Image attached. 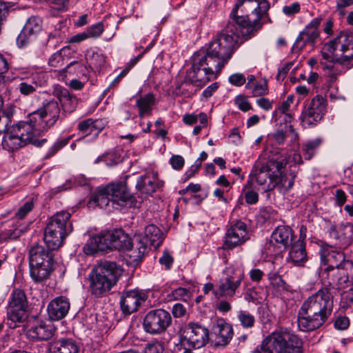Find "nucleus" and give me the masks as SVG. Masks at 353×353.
Wrapping results in <instances>:
<instances>
[{
  "mask_svg": "<svg viewBox=\"0 0 353 353\" xmlns=\"http://www.w3.org/2000/svg\"><path fill=\"white\" fill-rule=\"evenodd\" d=\"M340 276L338 279V284L343 285L347 283H353V261L346 259L345 257L343 262L337 268Z\"/></svg>",
  "mask_w": 353,
  "mask_h": 353,
  "instance_id": "obj_32",
  "label": "nucleus"
},
{
  "mask_svg": "<svg viewBox=\"0 0 353 353\" xmlns=\"http://www.w3.org/2000/svg\"><path fill=\"white\" fill-rule=\"evenodd\" d=\"M163 185V182L159 179L157 173L150 172L138 178L136 188L141 194L151 195Z\"/></svg>",
  "mask_w": 353,
  "mask_h": 353,
  "instance_id": "obj_22",
  "label": "nucleus"
},
{
  "mask_svg": "<svg viewBox=\"0 0 353 353\" xmlns=\"http://www.w3.org/2000/svg\"><path fill=\"white\" fill-rule=\"evenodd\" d=\"M50 352V353H79V347L74 339L61 338L51 344Z\"/></svg>",
  "mask_w": 353,
  "mask_h": 353,
  "instance_id": "obj_27",
  "label": "nucleus"
},
{
  "mask_svg": "<svg viewBox=\"0 0 353 353\" xmlns=\"http://www.w3.org/2000/svg\"><path fill=\"white\" fill-rule=\"evenodd\" d=\"M237 319L240 325L244 329H250L254 327L255 323V317L253 314L247 310H239L237 312Z\"/></svg>",
  "mask_w": 353,
  "mask_h": 353,
  "instance_id": "obj_42",
  "label": "nucleus"
},
{
  "mask_svg": "<svg viewBox=\"0 0 353 353\" xmlns=\"http://www.w3.org/2000/svg\"><path fill=\"white\" fill-rule=\"evenodd\" d=\"M59 100L64 112L72 113L78 104L77 98L66 89L61 90L59 94Z\"/></svg>",
  "mask_w": 353,
  "mask_h": 353,
  "instance_id": "obj_33",
  "label": "nucleus"
},
{
  "mask_svg": "<svg viewBox=\"0 0 353 353\" xmlns=\"http://www.w3.org/2000/svg\"><path fill=\"white\" fill-rule=\"evenodd\" d=\"M123 269L116 262L103 261L98 263L88 276L89 289L95 297L105 296L122 276Z\"/></svg>",
  "mask_w": 353,
  "mask_h": 353,
  "instance_id": "obj_5",
  "label": "nucleus"
},
{
  "mask_svg": "<svg viewBox=\"0 0 353 353\" xmlns=\"http://www.w3.org/2000/svg\"><path fill=\"white\" fill-rule=\"evenodd\" d=\"M70 307L68 299L60 296L53 299L48 304L47 311L49 318L52 321H58L64 318Z\"/></svg>",
  "mask_w": 353,
  "mask_h": 353,
  "instance_id": "obj_24",
  "label": "nucleus"
},
{
  "mask_svg": "<svg viewBox=\"0 0 353 353\" xmlns=\"http://www.w3.org/2000/svg\"><path fill=\"white\" fill-rule=\"evenodd\" d=\"M292 137V133L289 132V130H285L284 128H281L280 129H277L275 132H274L272 136L276 144L282 145L284 143L287 137ZM291 143L292 139L290 140Z\"/></svg>",
  "mask_w": 353,
  "mask_h": 353,
  "instance_id": "obj_50",
  "label": "nucleus"
},
{
  "mask_svg": "<svg viewBox=\"0 0 353 353\" xmlns=\"http://www.w3.org/2000/svg\"><path fill=\"white\" fill-rule=\"evenodd\" d=\"M27 299L23 290L17 289L11 294L8 308L26 310Z\"/></svg>",
  "mask_w": 353,
  "mask_h": 353,
  "instance_id": "obj_37",
  "label": "nucleus"
},
{
  "mask_svg": "<svg viewBox=\"0 0 353 353\" xmlns=\"http://www.w3.org/2000/svg\"><path fill=\"white\" fill-rule=\"evenodd\" d=\"M223 248L233 249L241 245L250 239L246 223L237 220L230 223L224 237Z\"/></svg>",
  "mask_w": 353,
  "mask_h": 353,
  "instance_id": "obj_17",
  "label": "nucleus"
},
{
  "mask_svg": "<svg viewBox=\"0 0 353 353\" xmlns=\"http://www.w3.org/2000/svg\"><path fill=\"white\" fill-rule=\"evenodd\" d=\"M208 339V330L205 326L192 322L185 326L181 336L183 345L193 349H199L205 346Z\"/></svg>",
  "mask_w": 353,
  "mask_h": 353,
  "instance_id": "obj_13",
  "label": "nucleus"
},
{
  "mask_svg": "<svg viewBox=\"0 0 353 353\" xmlns=\"http://www.w3.org/2000/svg\"><path fill=\"white\" fill-rule=\"evenodd\" d=\"M120 157L114 152L105 154L104 162L108 166H113L120 161Z\"/></svg>",
  "mask_w": 353,
  "mask_h": 353,
  "instance_id": "obj_60",
  "label": "nucleus"
},
{
  "mask_svg": "<svg viewBox=\"0 0 353 353\" xmlns=\"http://www.w3.org/2000/svg\"><path fill=\"white\" fill-rule=\"evenodd\" d=\"M34 203L32 199L27 201L23 205H21L17 212L16 213V216L22 219L26 217V216L33 209Z\"/></svg>",
  "mask_w": 353,
  "mask_h": 353,
  "instance_id": "obj_53",
  "label": "nucleus"
},
{
  "mask_svg": "<svg viewBox=\"0 0 353 353\" xmlns=\"http://www.w3.org/2000/svg\"><path fill=\"white\" fill-rule=\"evenodd\" d=\"M60 108L57 101L52 99L30 114V121L36 123L37 130L45 132L55 125L60 117Z\"/></svg>",
  "mask_w": 353,
  "mask_h": 353,
  "instance_id": "obj_10",
  "label": "nucleus"
},
{
  "mask_svg": "<svg viewBox=\"0 0 353 353\" xmlns=\"http://www.w3.org/2000/svg\"><path fill=\"white\" fill-rule=\"evenodd\" d=\"M331 283L320 288L301 305L298 313V327L302 332L314 331L328 319L333 308Z\"/></svg>",
  "mask_w": 353,
  "mask_h": 353,
  "instance_id": "obj_2",
  "label": "nucleus"
},
{
  "mask_svg": "<svg viewBox=\"0 0 353 353\" xmlns=\"http://www.w3.org/2000/svg\"><path fill=\"white\" fill-rule=\"evenodd\" d=\"M321 18L316 17L313 19L310 23L301 31L296 38L295 43L292 46L293 50H300L306 44L314 45L316 39L319 37L318 28L321 23Z\"/></svg>",
  "mask_w": 353,
  "mask_h": 353,
  "instance_id": "obj_19",
  "label": "nucleus"
},
{
  "mask_svg": "<svg viewBox=\"0 0 353 353\" xmlns=\"http://www.w3.org/2000/svg\"><path fill=\"white\" fill-rule=\"evenodd\" d=\"M326 101L321 95H316L308 102L302 111L300 119L305 127L316 125L323 118L325 112Z\"/></svg>",
  "mask_w": 353,
  "mask_h": 353,
  "instance_id": "obj_14",
  "label": "nucleus"
},
{
  "mask_svg": "<svg viewBox=\"0 0 353 353\" xmlns=\"http://www.w3.org/2000/svg\"><path fill=\"white\" fill-rule=\"evenodd\" d=\"M280 120L281 122L284 123V126L281 127L282 128H284L285 130H289L290 132L292 133V141L295 142L297 141L299 135L295 132L294 129L293 128L292 125H291V122L292 121V116L290 113H280L278 116V118H276V121ZM282 123H281V125Z\"/></svg>",
  "mask_w": 353,
  "mask_h": 353,
  "instance_id": "obj_41",
  "label": "nucleus"
},
{
  "mask_svg": "<svg viewBox=\"0 0 353 353\" xmlns=\"http://www.w3.org/2000/svg\"><path fill=\"white\" fill-rule=\"evenodd\" d=\"M26 310L8 308L6 325L10 329L20 327L26 320Z\"/></svg>",
  "mask_w": 353,
  "mask_h": 353,
  "instance_id": "obj_30",
  "label": "nucleus"
},
{
  "mask_svg": "<svg viewBox=\"0 0 353 353\" xmlns=\"http://www.w3.org/2000/svg\"><path fill=\"white\" fill-rule=\"evenodd\" d=\"M155 103V97L152 93H148L140 97L136 101V105L139 109V116L141 119L152 114V106Z\"/></svg>",
  "mask_w": 353,
  "mask_h": 353,
  "instance_id": "obj_31",
  "label": "nucleus"
},
{
  "mask_svg": "<svg viewBox=\"0 0 353 353\" xmlns=\"http://www.w3.org/2000/svg\"><path fill=\"white\" fill-rule=\"evenodd\" d=\"M170 314L163 309L150 310L145 316L143 322L144 330L151 334H159L164 332L170 325Z\"/></svg>",
  "mask_w": 353,
  "mask_h": 353,
  "instance_id": "obj_12",
  "label": "nucleus"
},
{
  "mask_svg": "<svg viewBox=\"0 0 353 353\" xmlns=\"http://www.w3.org/2000/svg\"><path fill=\"white\" fill-rule=\"evenodd\" d=\"M132 248V243L131 239L127 234H121L119 242L114 243V250H130Z\"/></svg>",
  "mask_w": 353,
  "mask_h": 353,
  "instance_id": "obj_49",
  "label": "nucleus"
},
{
  "mask_svg": "<svg viewBox=\"0 0 353 353\" xmlns=\"http://www.w3.org/2000/svg\"><path fill=\"white\" fill-rule=\"evenodd\" d=\"M42 28V20L37 17H32L26 23L21 33L17 37V43L20 47L25 46L35 38Z\"/></svg>",
  "mask_w": 353,
  "mask_h": 353,
  "instance_id": "obj_21",
  "label": "nucleus"
},
{
  "mask_svg": "<svg viewBox=\"0 0 353 353\" xmlns=\"http://www.w3.org/2000/svg\"><path fill=\"white\" fill-rule=\"evenodd\" d=\"M243 279L244 273L241 270L228 266L223 270V277L219 281L217 289L213 291V294L217 299L232 298Z\"/></svg>",
  "mask_w": 353,
  "mask_h": 353,
  "instance_id": "obj_11",
  "label": "nucleus"
},
{
  "mask_svg": "<svg viewBox=\"0 0 353 353\" xmlns=\"http://www.w3.org/2000/svg\"><path fill=\"white\" fill-rule=\"evenodd\" d=\"M286 165L285 161L268 160L261 163L254 171V179L264 192H268L277 188L280 192L289 191L294 185L296 174L283 173Z\"/></svg>",
  "mask_w": 353,
  "mask_h": 353,
  "instance_id": "obj_3",
  "label": "nucleus"
},
{
  "mask_svg": "<svg viewBox=\"0 0 353 353\" xmlns=\"http://www.w3.org/2000/svg\"><path fill=\"white\" fill-rule=\"evenodd\" d=\"M292 65L293 63L292 62H288L279 67L278 68V72L276 77V80L279 81H283L288 74Z\"/></svg>",
  "mask_w": 353,
  "mask_h": 353,
  "instance_id": "obj_57",
  "label": "nucleus"
},
{
  "mask_svg": "<svg viewBox=\"0 0 353 353\" xmlns=\"http://www.w3.org/2000/svg\"><path fill=\"white\" fill-rule=\"evenodd\" d=\"M55 328L51 322L40 321L27 332L28 337L37 341H47L52 337Z\"/></svg>",
  "mask_w": 353,
  "mask_h": 353,
  "instance_id": "obj_25",
  "label": "nucleus"
},
{
  "mask_svg": "<svg viewBox=\"0 0 353 353\" xmlns=\"http://www.w3.org/2000/svg\"><path fill=\"white\" fill-rule=\"evenodd\" d=\"M192 297V292L185 288H178L173 290L168 295V298L170 301L180 300L184 302H188Z\"/></svg>",
  "mask_w": 353,
  "mask_h": 353,
  "instance_id": "obj_40",
  "label": "nucleus"
},
{
  "mask_svg": "<svg viewBox=\"0 0 353 353\" xmlns=\"http://www.w3.org/2000/svg\"><path fill=\"white\" fill-rule=\"evenodd\" d=\"M39 87L40 84L36 80L35 77H32L21 81L16 89L22 96L28 97L33 94Z\"/></svg>",
  "mask_w": 353,
  "mask_h": 353,
  "instance_id": "obj_35",
  "label": "nucleus"
},
{
  "mask_svg": "<svg viewBox=\"0 0 353 353\" xmlns=\"http://www.w3.org/2000/svg\"><path fill=\"white\" fill-rule=\"evenodd\" d=\"M303 353V341L297 335L287 330H276L265 337L260 347L252 353Z\"/></svg>",
  "mask_w": 353,
  "mask_h": 353,
  "instance_id": "obj_6",
  "label": "nucleus"
},
{
  "mask_svg": "<svg viewBox=\"0 0 353 353\" xmlns=\"http://www.w3.org/2000/svg\"><path fill=\"white\" fill-rule=\"evenodd\" d=\"M65 72L70 74H75L83 81H87L89 79L90 68L81 62L72 61L66 66Z\"/></svg>",
  "mask_w": 353,
  "mask_h": 353,
  "instance_id": "obj_34",
  "label": "nucleus"
},
{
  "mask_svg": "<svg viewBox=\"0 0 353 353\" xmlns=\"http://www.w3.org/2000/svg\"><path fill=\"white\" fill-rule=\"evenodd\" d=\"M334 196L336 204L339 207L343 205L347 200L345 192L341 189H336L334 193Z\"/></svg>",
  "mask_w": 353,
  "mask_h": 353,
  "instance_id": "obj_63",
  "label": "nucleus"
},
{
  "mask_svg": "<svg viewBox=\"0 0 353 353\" xmlns=\"http://www.w3.org/2000/svg\"><path fill=\"white\" fill-rule=\"evenodd\" d=\"M104 30L102 22H99L88 28L85 31L89 38H97Z\"/></svg>",
  "mask_w": 353,
  "mask_h": 353,
  "instance_id": "obj_51",
  "label": "nucleus"
},
{
  "mask_svg": "<svg viewBox=\"0 0 353 353\" xmlns=\"http://www.w3.org/2000/svg\"><path fill=\"white\" fill-rule=\"evenodd\" d=\"M323 143L321 138L308 140L302 145V153L306 160L311 159L316 153Z\"/></svg>",
  "mask_w": 353,
  "mask_h": 353,
  "instance_id": "obj_36",
  "label": "nucleus"
},
{
  "mask_svg": "<svg viewBox=\"0 0 353 353\" xmlns=\"http://www.w3.org/2000/svg\"><path fill=\"white\" fill-rule=\"evenodd\" d=\"M170 163L173 169L179 170L183 168L185 161L180 155H173L170 159Z\"/></svg>",
  "mask_w": 353,
  "mask_h": 353,
  "instance_id": "obj_62",
  "label": "nucleus"
},
{
  "mask_svg": "<svg viewBox=\"0 0 353 353\" xmlns=\"http://www.w3.org/2000/svg\"><path fill=\"white\" fill-rule=\"evenodd\" d=\"M30 114H28L26 120L8 128L2 140L3 149L13 152L28 144L41 147L47 141L46 139H38L43 132L38 130L36 123L30 121Z\"/></svg>",
  "mask_w": 353,
  "mask_h": 353,
  "instance_id": "obj_4",
  "label": "nucleus"
},
{
  "mask_svg": "<svg viewBox=\"0 0 353 353\" xmlns=\"http://www.w3.org/2000/svg\"><path fill=\"white\" fill-rule=\"evenodd\" d=\"M300 11V4L298 2H294L288 6H285L283 8V12L288 16H293Z\"/></svg>",
  "mask_w": 353,
  "mask_h": 353,
  "instance_id": "obj_61",
  "label": "nucleus"
},
{
  "mask_svg": "<svg viewBox=\"0 0 353 353\" xmlns=\"http://www.w3.org/2000/svg\"><path fill=\"white\" fill-rule=\"evenodd\" d=\"M105 62V57L99 53H93L89 67L90 69H100Z\"/></svg>",
  "mask_w": 353,
  "mask_h": 353,
  "instance_id": "obj_52",
  "label": "nucleus"
},
{
  "mask_svg": "<svg viewBox=\"0 0 353 353\" xmlns=\"http://www.w3.org/2000/svg\"><path fill=\"white\" fill-rule=\"evenodd\" d=\"M349 325L350 321L346 316H340L334 322V327L339 330H346Z\"/></svg>",
  "mask_w": 353,
  "mask_h": 353,
  "instance_id": "obj_64",
  "label": "nucleus"
},
{
  "mask_svg": "<svg viewBox=\"0 0 353 353\" xmlns=\"http://www.w3.org/2000/svg\"><path fill=\"white\" fill-rule=\"evenodd\" d=\"M164 239L163 232L155 225L150 224L145 228L144 235H136L135 241L138 242L137 247L138 254L134 256L141 258L147 249L148 244L154 248L159 247Z\"/></svg>",
  "mask_w": 353,
  "mask_h": 353,
  "instance_id": "obj_16",
  "label": "nucleus"
},
{
  "mask_svg": "<svg viewBox=\"0 0 353 353\" xmlns=\"http://www.w3.org/2000/svg\"><path fill=\"white\" fill-rule=\"evenodd\" d=\"M229 82L235 86L243 85L246 81L245 77L241 73H235L229 77Z\"/></svg>",
  "mask_w": 353,
  "mask_h": 353,
  "instance_id": "obj_59",
  "label": "nucleus"
},
{
  "mask_svg": "<svg viewBox=\"0 0 353 353\" xmlns=\"http://www.w3.org/2000/svg\"><path fill=\"white\" fill-rule=\"evenodd\" d=\"M110 197L108 192H106V187H104L99 189L96 194L92 195L89 204L90 205L94 204L101 208H103L108 206L110 203H112V200L110 199Z\"/></svg>",
  "mask_w": 353,
  "mask_h": 353,
  "instance_id": "obj_38",
  "label": "nucleus"
},
{
  "mask_svg": "<svg viewBox=\"0 0 353 353\" xmlns=\"http://www.w3.org/2000/svg\"><path fill=\"white\" fill-rule=\"evenodd\" d=\"M254 0H241L230 13V19L225 30L218 34L207 45L192 56V66L187 70L183 84H191L201 88L208 81L216 78L221 69L231 59L235 46L240 39H247L246 36L254 29L260 28V15L254 19L248 16L239 15L238 7L245 5V9L252 12L261 10L263 12L268 4L265 1L256 3Z\"/></svg>",
  "mask_w": 353,
  "mask_h": 353,
  "instance_id": "obj_1",
  "label": "nucleus"
},
{
  "mask_svg": "<svg viewBox=\"0 0 353 353\" xmlns=\"http://www.w3.org/2000/svg\"><path fill=\"white\" fill-rule=\"evenodd\" d=\"M294 236L292 230L289 226H277L272 233L271 240L268 246V251L275 254L282 252L292 244Z\"/></svg>",
  "mask_w": 353,
  "mask_h": 353,
  "instance_id": "obj_18",
  "label": "nucleus"
},
{
  "mask_svg": "<svg viewBox=\"0 0 353 353\" xmlns=\"http://www.w3.org/2000/svg\"><path fill=\"white\" fill-rule=\"evenodd\" d=\"M64 50V48L61 50L54 53L48 60V64L54 68H57L62 65L63 61L62 52Z\"/></svg>",
  "mask_w": 353,
  "mask_h": 353,
  "instance_id": "obj_54",
  "label": "nucleus"
},
{
  "mask_svg": "<svg viewBox=\"0 0 353 353\" xmlns=\"http://www.w3.org/2000/svg\"><path fill=\"white\" fill-rule=\"evenodd\" d=\"M70 139V137L65 139H58L56 142H54L53 145H52L48 149V152L44 156V159H48L53 157L58 151H59L61 148H63L68 143Z\"/></svg>",
  "mask_w": 353,
  "mask_h": 353,
  "instance_id": "obj_45",
  "label": "nucleus"
},
{
  "mask_svg": "<svg viewBox=\"0 0 353 353\" xmlns=\"http://www.w3.org/2000/svg\"><path fill=\"white\" fill-rule=\"evenodd\" d=\"M289 252L287 261L295 266H302L307 261L305 244L293 243Z\"/></svg>",
  "mask_w": 353,
  "mask_h": 353,
  "instance_id": "obj_29",
  "label": "nucleus"
},
{
  "mask_svg": "<svg viewBox=\"0 0 353 353\" xmlns=\"http://www.w3.org/2000/svg\"><path fill=\"white\" fill-rule=\"evenodd\" d=\"M330 235L339 241L350 242L353 241V224L347 223L333 226L330 228Z\"/></svg>",
  "mask_w": 353,
  "mask_h": 353,
  "instance_id": "obj_28",
  "label": "nucleus"
},
{
  "mask_svg": "<svg viewBox=\"0 0 353 353\" xmlns=\"http://www.w3.org/2000/svg\"><path fill=\"white\" fill-rule=\"evenodd\" d=\"M105 123L103 119H87L78 123L79 132L86 137L91 135L96 138L101 130L105 128Z\"/></svg>",
  "mask_w": 353,
  "mask_h": 353,
  "instance_id": "obj_26",
  "label": "nucleus"
},
{
  "mask_svg": "<svg viewBox=\"0 0 353 353\" xmlns=\"http://www.w3.org/2000/svg\"><path fill=\"white\" fill-rule=\"evenodd\" d=\"M217 328L218 331L216 332V335L218 343L221 345H227L232 337V326L228 323H221L217 325Z\"/></svg>",
  "mask_w": 353,
  "mask_h": 353,
  "instance_id": "obj_39",
  "label": "nucleus"
},
{
  "mask_svg": "<svg viewBox=\"0 0 353 353\" xmlns=\"http://www.w3.org/2000/svg\"><path fill=\"white\" fill-rule=\"evenodd\" d=\"M235 104L237 107L242 111L246 112L252 108L250 103H249L248 99L242 95H239L236 97Z\"/></svg>",
  "mask_w": 353,
  "mask_h": 353,
  "instance_id": "obj_56",
  "label": "nucleus"
},
{
  "mask_svg": "<svg viewBox=\"0 0 353 353\" xmlns=\"http://www.w3.org/2000/svg\"><path fill=\"white\" fill-rule=\"evenodd\" d=\"M174 257L168 250L163 251L161 256L159 259L161 265L164 267L165 270H170L174 263Z\"/></svg>",
  "mask_w": 353,
  "mask_h": 353,
  "instance_id": "obj_48",
  "label": "nucleus"
},
{
  "mask_svg": "<svg viewBox=\"0 0 353 353\" xmlns=\"http://www.w3.org/2000/svg\"><path fill=\"white\" fill-rule=\"evenodd\" d=\"M245 202L249 205L256 204L259 201V194L253 189L244 192Z\"/></svg>",
  "mask_w": 353,
  "mask_h": 353,
  "instance_id": "obj_58",
  "label": "nucleus"
},
{
  "mask_svg": "<svg viewBox=\"0 0 353 353\" xmlns=\"http://www.w3.org/2000/svg\"><path fill=\"white\" fill-rule=\"evenodd\" d=\"M70 214L65 211L57 212L48 221L45 230L43 240L50 250H57L62 245L65 236L72 231Z\"/></svg>",
  "mask_w": 353,
  "mask_h": 353,
  "instance_id": "obj_7",
  "label": "nucleus"
},
{
  "mask_svg": "<svg viewBox=\"0 0 353 353\" xmlns=\"http://www.w3.org/2000/svg\"><path fill=\"white\" fill-rule=\"evenodd\" d=\"M321 263L327 265L326 270H334L339 266L345 257L344 253L336 250L327 243H321L319 249Z\"/></svg>",
  "mask_w": 353,
  "mask_h": 353,
  "instance_id": "obj_20",
  "label": "nucleus"
},
{
  "mask_svg": "<svg viewBox=\"0 0 353 353\" xmlns=\"http://www.w3.org/2000/svg\"><path fill=\"white\" fill-rule=\"evenodd\" d=\"M321 52L325 61L344 64L353 59V37L341 32L334 39L324 44Z\"/></svg>",
  "mask_w": 353,
  "mask_h": 353,
  "instance_id": "obj_8",
  "label": "nucleus"
},
{
  "mask_svg": "<svg viewBox=\"0 0 353 353\" xmlns=\"http://www.w3.org/2000/svg\"><path fill=\"white\" fill-rule=\"evenodd\" d=\"M41 245H34L29 252L30 274L35 282L47 279L53 270L54 255L52 252Z\"/></svg>",
  "mask_w": 353,
  "mask_h": 353,
  "instance_id": "obj_9",
  "label": "nucleus"
},
{
  "mask_svg": "<svg viewBox=\"0 0 353 353\" xmlns=\"http://www.w3.org/2000/svg\"><path fill=\"white\" fill-rule=\"evenodd\" d=\"M268 84L265 81L263 83H256L252 91L254 97L263 96L268 94Z\"/></svg>",
  "mask_w": 353,
  "mask_h": 353,
  "instance_id": "obj_55",
  "label": "nucleus"
},
{
  "mask_svg": "<svg viewBox=\"0 0 353 353\" xmlns=\"http://www.w3.org/2000/svg\"><path fill=\"white\" fill-rule=\"evenodd\" d=\"M100 239L95 235L90 237L83 247V252L86 254H92L98 251H100V245L99 241Z\"/></svg>",
  "mask_w": 353,
  "mask_h": 353,
  "instance_id": "obj_47",
  "label": "nucleus"
},
{
  "mask_svg": "<svg viewBox=\"0 0 353 353\" xmlns=\"http://www.w3.org/2000/svg\"><path fill=\"white\" fill-rule=\"evenodd\" d=\"M145 301V294L139 290L128 291L121 298V310L125 314H130L137 311L139 306Z\"/></svg>",
  "mask_w": 353,
  "mask_h": 353,
  "instance_id": "obj_23",
  "label": "nucleus"
},
{
  "mask_svg": "<svg viewBox=\"0 0 353 353\" xmlns=\"http://www.w3.org/2000/svg\"><path fill=\"white\" fill-rule=\"evenodd\" d=\"M332 64H327L324 66L326 76L329 78L330 83L335 82L339 75H341L344 70L339 65L338 63H332Z\"/></svg>",
  "mask_w": 353,
  "mask_h": 353,
  "instance_id": "obj_43",
  "label": "nucleus"
},
{
  "mask_svg": "<svg viewBox=\"0 0 353 353\" xmlns=\"http://www.w3.org/2000/svg\"><path fill=\"white\" fill-rule=\"evenodd\" d=\"M106 187V192L110 195L113 208L135 207L137 200L129 192L125 183L122 182L110 183Z\"/></svg>",
  "mask_w": 353,
  "mask_h": 353,
  "instance_id": "obj_15",
  "label": "nucleus"
},
{
  "mask_svg": "<svg viewBox=\"0 0 353 353\" xmlns=\"http://www.w3.org/2000/svg\"><path fill=\"white\" fill-rule=\"evenodd\" d=\"M271 285L278 290H287L286 283L276 271H271L268 274Z\"/></svg>",
  "mask_w": 353,
  "mask_h": 353,
  "instance_id": "obj_44",
  "label": "nucleus"
},
{
  "mask_svg": "<svg viewBox=\"0 0 353 353\" xmlns=\"http://www.w3.org/2000/svg\"><path fill=\"white\" fill-rule=\"evenodd\" d=\"M97 236L101 240L99 241L100 251L112 250L111 231L102 232L99 234L97 235Z\"/></svg>",
  "mask_w": 353,
  "mask_h": 353,
  "instance_id": "obj_46",
  "label": "nucleus"
}]
</instances>
